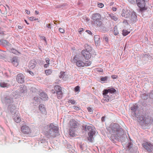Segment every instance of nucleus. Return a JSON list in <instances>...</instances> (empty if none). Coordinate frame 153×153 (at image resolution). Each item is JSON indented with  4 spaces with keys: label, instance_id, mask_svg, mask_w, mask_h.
Masks as SVG:
<instances>
[{
    "label": "nucleus",
    "instance_id": "f257e3e1",
    "mask_svg": "<svg viewBox=\"0 0 153 153\" xmlns=\"http://www.w3.org/2000/svg\"><path fill=\"white\" fill-rule=\"evenodd\" d=\"M109 133L112 137L116 139L118 137H120L124 134V132L122 128H117L115 124H111L110 126Z\"/></svg>",
    "mask_w": 153,
    "mask_h": 153
},
{
    "label": "nucleus",
    "instance_id": "20e7f679",
    "mask_svg": "<svg viewBox=\"0 0 153 153\" xmlns=\"http://www.w3.org/2000/svg\"><path fill=\"white\" fill-rule=\"evenodd\" d=\"M85 50H83L81 53L85 58L87 60L90 59L91 57L92 52V48L88 44L85 45Z\"/></svg>",
    "mask_w": 153,
    "mask_h": 153
},
{
    "label": "nucleus",
    "instance_id": "7ed1b4c3",
    "mask_svg": "<svg viewBox=\"0 0 153 153\" xmlns=\"http://www.w3.org/2000/svg\"><path fill=\"white\" fill-rule=\"evenodd\" d=\"M49 130L45 134V136L48 138L55 137L56 134L58 131V127L53 123H51L49 125Z\"/></svg>",
    "mask_w": 153,
    "mask_h": 153
},
{
    "label": "nucleus",
    "instance_id": "6ab92c4d",
    "mask_svg": "<svg viewBox=\"0 0 153 153\" xmlns=\"http://www.w3.org/2000/svg\"><path fill=\"white\" fill-rule=\"evenodd\" d=\"M39 96L40 98L43 100L45 101L48 99V97L47 95L44 92L41 93Z\"/></svg>",
    "mask_w": 153,
    "mask_h": 153
},
{
    "label": "nucleus",
    "instance_id": "f03ea898",
    "mask_svg": "<svg viewBox=\"0 0 153 153\" xmlns=\"http://www.w3.org/2000/svg\"><path fill=\"white\" fill-rule=\"evenodd\" d=\"M72 62L75 63L76 65L78 67L89 66L91 63V62L90 61L84 62L82 60L81 57L78 55H76L74 56Z\"/></svg>",
    "mask_w": 153,
    "mask_h": 153
},
{
    "label": "nucleus",
    "instance_id": "0e129e2a",
    "mask_svg": "<svg viewBox=\"0 0 153 153\" xmlns=\"http://www.w3.org/2000/svg\"><path fill=\"white\" fill-rule=\"evenodd\" d=\"M56 21H53L54 23L55 24H56Z\"/></svg>",
    "mask_w": 153,
    "mask_h": 153
},
{
    "label": "nucleus",
    "instance_id": "5701e85b",
    "mask_svg": "<svg viewBox=\"0 0 153 153\" xmlns=\"http://www.w3.org/2000/svg\"><path fill=\"white\" fill-rule=\"evenodd\" d=\"M113 33L115 35H117L119 34V31L116 26H115L114 28Z\"/></svg>",
    "mask_w": 153,
    "mask_h": 153
},
{
    "label": "nucleus",
    "instance_id": "58836bf2",
    "mask_svg": "<svg viewBox=\"0 0 153 153\" xmlns=\"http://www.w3.org/2000/svg\"><path fill=\"white\" fill-rule=\"evenodd\" d=\"M73 108L74 110L77 111L79 110L80 109L79 108L76 106H74Z\"/></svg>",
    "mask_w": 153,
    "mask_h": 153
},
{
    "label": "nucleus",
    "instance_id": "1a4fd4ad",
    "mask_svg": "<svg viewBox=\"0 0 153 153\" xmlns=\"http://www.w3.org/2000/svg\"><path fill=\"white\" fill-rule=\"evenodd\" d=\"M131 12L129 10H123L122 15L125 18H128L130 17Z\"/></svg>",
    "mask_w": 153,
    "mask_h": 153
},
{
    "label": "nucleus",
    "instance_id": "f704fd0d",
    "mask_svg": "<svg viewBox=\"0 0 153 153\" xmlns=\"http://www.w3.org/2000/svg\"><path fill=\"white\" fill-rule=\"evenodd\" d=\"M60 75L59 76L60 78L63 77L65 76V72H61L60 73Z\"/></svg>",
    "mask_w": 153,
    "mask_h": 153
},
{
    "label": "nucleus",
    "instance_id": "6e6d98bb",
    "mask_svg": "<svg viewBox=\"0 0 153 153\" xmlns=\"http://www.w3.org/2000/svg\"><path fill=\"white\" fill-rule=\"evenodd\" d=\"M149 96L153 99V92L149 94Z\"/></svg>",
    "mask_w": 153,
    "mask_h": 153
},
{
    "label": "nucleus",
    "instance_id": "f3484780",
    "mask_svg": "<svg viewBox=\"0 0 153 153\" xmlns=\"http://www.w3.org/2000/svg\"><path fill=\"white\" fill-rule=\"evenodd\" d=\"M103 91L105 92V94L106 93H109L111 94H112L115 93L116 91V90L113 88H108V89H104Z\"/></svg>",
    "mask_w": 153,
    "mask_h": 153
},
{
    "label": "nucleus",
    "instance_id": "6e6552de",
    "mask_svg": "<svg viewBox=\"0 0 153 153\" xmlns=\"http://www.w3.org/2000/svg\"><path fill=\"white\" fill-rule=\"evenodd\" d=\"M138 108V107L136 104L134 105L132 107H131V110L132 111V114L133 116H134L137 117V114H136V112Z\"/></svg>",
    "mask_w": 153,
    "mask_h": 153
},
{
    "label": "nucleus",
    "instance_id": "13d9d810",
    "mask_svg": "<svg viewBox=\"0 0 153 153\" xmlns=\"http://www.w3.org/2000/svg\"><path fill=\"white\" fill-rule=\"evenodd\" d=\"M101 120L102 122H104L105 121V117H102Z\"/></svg>",
    "mask_w": 153,
    "mask_h": 153
},
{
    "label": "nucleus",
    "instance_id": "e2e57ef3",
    "mask_svg": "<svg viewBox=\"0 0 153 153\" xmlns=\"http://www.w3.org/2000/svg\"><path fill=\"white\" fill-rule=\"evenodd\" d=\"M102 70H102H102H101V69H100V70H97V71H99V72H102Z\"/></svg>",
    "mask_w": 153,
    "mask_h": 153
},
{
    "label": "nucleus",
    "instance_id": "864d4df0",
    "mask_svg": "<svg viewBox=\"0 0 153 153\" xmlns=\"http://www.w3.org/2000/svg\"><path fill=\"white\" fill-rule=\"evenodd\" d=\"M112 10L113 11H115L117 10V8L115 7H113Z\"/></svg>",
    "mask_w": 153,
    "mask_h": 153
},
{
    "label": "nucleus",
    "instance_id": "bb28decb",
    "mask_svg": "<svg viewBox=\"0 0 153 153\" xmlns=\"http://www.w3.org/2000/svg\"><path fill=\"white\" fill-rule=\"evenodd\" d=\"M138 120L141 121L143 122L144 123V120L145 117H144L143 116H139L137 117Z\"/></svg>",
    "mask_w": 153,
    "mask_h": 153
},
{
    "label": "nucleus",
    "instance_id": "a19ab883",
    "mask_svg": "<svg viewBox=\"0 0 153 153\" xmlns=\"http://www.w3.org/2000/svg\"><path fill=\"white\" fill-rule=\"evenodd\" d=\"M111 78L113 79H115L117 78L118 76L117 75H113L111 76Z\"/></svg>",
    "mask_w": 153,
    "mask_h": 153
},
{
    "label": "nucleus",
    "instance_id": "603ef678",
    "mask_svg": "<svg viewBox=\"0 0 153 153\" xmlns=\"http://www.w3.org/2000/svg\"><path fill=\"white\" fill-rule=\"evenodd\" d=\"M83 30V29L82 28H81L79 29V33H80L81 32H82Z\"/></svg>",
    "mask_w": 153,
    "mask_h": 153
},
{
    "label": "nucleus",
    "instance_id": "c9c22d12",
    "mask_svg": "<svg viewBox=\"0 0 153 153\" xmlns=\"http://www.w3.org/2000/svg\"><path fill=\"white\" fill-rule=\"evenodd\" d=\"M68 102L69 103H70L72 104H74L75 103V101L74 100H69Z\"/></svg>",
    "mask_w": 153,
    "mask_h": 153
},
{
    "label": "nucleus",
    "instance_id": "680f3d73",
    "mask_svg": "<svg viewBox=\"0 0 153 153\" xmlns=\"http://www.w3.org/2000/svg\"><path fill=\"white\" fill-rule=\"evenodd\" d=\"M25 22H26V23L27 24V25H29V23H28V22H27V21L25 19Z\"/></svg>",
    "mask_w": 153,
    "mask_h": 153
},
{
    "label": "nucleus",
    "instance_id": "4be33fe9",
    "mask_svg": "<svg viewBox=\"0 0 153 153\" xmlns=\"http://www.w3.org/2000/svg\"><path fill=\"white\" fill-rule=\"evenodd\" d=\"M56 93L57 95V97L58 99H61L62 96V92L61 91H58L56 92Z\"/></svg>",
    "mask_w": 153,
    "mask_h": 153
},
{
    "label": "nucleus",
    "instance_id": "9d476101",
    "mask_svg": "<svg viewBox=\"0 0 153 153\" xmlns=\"http://www.w3.org/2000/svg\"><path fill=\"white\" fill-rule=\"evenodd\" d=\"M24 75L22 74H20L17 75L16 80L19 83H22L24 82Z\"/></svg>",
    "mask_w": 153,
    "mask_h": 153
},
{
    "label": "nucleus",
    "instance_id": "69168bd1",
    "mask_svg": "<svg viewBox=\"0 0 153 153\" xmlns=\"http://www.w3.org/2000/svg\"><path fill=\"white\" fill-rule=\"evenodd\" d=\"M36 97H34V100H36Z\"/></svg>",
    "mask_w": 153,
    "mask_h": 153
},
{
    "label": "nucleus",
    "instance_id": "3c124183",
    "mask_svg": "<svg viewBox=\"0 0 153 153\" xmlns=\"http://www.w3.org/2000/svg\"><path fill=\"white\" fill-rule=\"evenodd\" d=\"M28 72H29V74H30V75H32V76L33 75H34V73H33V72H32V71H28Z\"/></svg>",
    "mask_w": 153,
    "mask_h": 153
},
{
    "label": "nucleus",
    "instance_id": "8fccbe9b",
    "mask_svg": "<svg viewBox=\"0 0 153 153\" xmlns=\"http://www.w3.org/2000/svg\"><path fill=\"white\" fill-rule=\"evenodd\" d=\"M25 12H26V13L27 14H30V11H29L27 10H25Z\"/></svg>",
    "mask_w": 153,
    "mask_h": 153
},
{
    "label": "nucleus",
    "instance_id": "473e14b6",
    "mask_svg": "<svg viewBox=\"0 0 153 153\" xmlns=\"http://www.w3.org/2000/svg\"><path fill=\"white\" fill-rule=\"evenodd\" d=\"M29 19L31 21H33V20H37L38 19H36L35 18V17H33V16L30 17L29 18Z\"/></svg>",
    "mask_w": 153,
    "mask_h": 153
},
{
    "label": "nucleus",
    "instance_id": "a18cd8bd",
    "mask_svg": "<svg viewBox=\"0 0 153 153\" xmlns=\"http://www.w3.org/2000/svg\"><path fill=\"white\" fill-rule=\"evenodd\" d=\"M46 27L49 28H51V24H47L46 25Z\"/></svg>",
    "mask_w": 153,
    "mask_h": 153
},
{
    "label": "nucleus",
    "instance_id": "423d86ee",
    "mask_svg": "<svg viewBox=\"0 0 153 153\" xmlns=\"http://www.w3.org/2000/svg\"><path fill=\"white\" fill-rule=\"evenodd\" d=\"M21 131L23 134L28 135L29 136H32V131L28 126L26 125L22 126L21 128Z\"/></svg>",
    "mask_w": 153,
    "mask_h": 153
},
{
    "label": "nucleus",
    "instance_id": "a878e982",
    "mask_svg": "<svg viewBox=\"0 0 153 153\" xmlns=\"http://www.w3.org/2000/svg\"><path fill=\"white\" fill-rule=\"evenodd\" d=\"M54 89L55 90L56 92L58 91H60L62 90V88L58 85L55 86L54 87Z\"/></svg>",
    "mask_w": 153,
    "mask_h": 153
},
{
    "label": "nucleus",
    "instance_id": "49530a36",
    "mask_svg": "<svg viewBox=\"0 0 153 153\" xmlns=\"http://www.w3.org/2000/svg\"><path fill=\"white\" fill-rule=\"evenodd\" d=\"M132 17H134V18L135 19L136 18V16L134 14H132L131 15V18H132ZM131 20H132V18H131Z\"/></svg>",
    "mask_w": 153,
    "mask_h": 153
},
{
    "label": "nucleus",
    "instance_id": "39448f33",
    "mask_svg": "<svg viewBox=\"0 0 153 153\" xmlns=\"http://www.w3.org/2000/svg\"><path fill=\"white\" fill-rule=\"evenodd\" d=\"M92 23L98 27H100L102 25L101 15L99 13L92 14L91 17Z\"/></svg>",
    "mask_w": 153,
    "mask_h": 153
},
{
    "label": "nucleus",
    "instance_id": "5fc2aeb1",
    "mask_svg": "<svg viewBox=\"0 0 153 153\" xmlns=\"http://www.w3.org/2000/svg\"><path fill=\"white\" fill-rule=\"evenodd\" d=\"M23 27L22 26H20L19 25L18 26V27L19 29H22L23 28Z\"/></svg>",
    "mask_w": 153,
    "mask_h": 153
},
{
    "label": "nucleus",
    "instance_id": "ddd939ff",
    "mask_svg": "<svg viewBox=\"0 0 153 153\" xmlns=\"http://www.w3.org/2000/svg\"><path fill=\"white\" fill-rule=\"evenodd\" d=\"M36 64L37 62L35 60H31L29 63L28 67L30 69H33L36 67Z\"/></svg>",
    "mask_w": 153,
    "mask_h": 153
},
{
    "label": "nucleus",
    "instance_id": "0eeeda50",
    "mask_svg": "<svg viewBox=\"0 0 153 153\" xmlns=\"http://www.w3.org/2000/svg\"><path fill=\"white\" fill-rule=\"evenodd\" d=\"M143 147L146 149L149 153L152 152L153 149V144L148 142H146L143 144Z\"/></svg>",
    "mask_w": 153,
    "mask_h": 153
},
{
    "label": "nucleus",
    "instance_id": "2eb2a0df",
    "mask_svg": "<svg viewBox=\"0 0 153 153\" xmlns=\"http://www.w3.org/2000/svg\"><path fill=\"white\" fill-rule=\"evenodd\" d=\"M153 121L151 117L147 115H145L144 123L146 124H149L151 123Z\"/></svg>",
    "mask_w": 153,
    "mask_h": 153
},
{
    "label": "nucleus",
    "instance_id": "b1692460",
    "mask_svg": "<svg viewBox=\"0 0 153 153\" xmlns=\"http://www.w3.org/2000/svg\"><path fill=\"white\" fill-rule=\"evenodd\" d=\"M109 16L114 21H116L117 20V17L113 14H110Z\"/></svg>",
    "mask_w": 153,
    "mask_h": 153
},
{
    "label": "nucleus",
    "instance_id": "09e8293b",
    "mask_svg": "<svg viewBox=\"0 0 153 153\" xmlns=\"http://www.w3.org/2000/svg\"><path fill=\"white\" fill-rule=\"evenodd\" d=\"M49 64H45L44 65V67L45 68H47L49 66Z\"/></svg>",
    "mask_w": 153,
    "mask_h": 153
},
{
    "label": "nucleus",
    "instance_id": "4c0bfd02",
    "mask_svg": "<svg viewBox=\"0 0 153 153\" xmlns=\"http://www.w3.org/2000/svg\"><path fill=\"white\" fill-rule=\"evenodd\" d=\"M11 50V52L14 54L16 53L17 52V51H16L15 49L13 48Z\"/></svg>",
    "mask_w": 153,
    "mask_h": 153
},
{
    "label": "nucleus",
    "instance_id": "aec40b11",
    "mask_svg": "<svg viewBox=\"0 0 153 153\" xmlns=\"http://www.w3.org/2000/svg\"><path fill=\"white\" fill-rule=\"evenodd\" d=\"M13 117L14 120L16 123H19L21 121V119L18 115H14L13 116Z\"/></svg>",
    "mask_w": 153,
    "mask_h": 153
},
{
    "label": "nucleus",
    "instance_id": "ea45409f",
    "mask_svg": "<svg viewBox=\"0 0 153 153\" xmlns=\"http://www.w3.org/2000/svg\"><path fill=\"white\" fill-rule=\"evenodd\" d=\"M104 39L107 42H108V37L106 36H105L104 37Z\"/></svg>",
    "mask_w": 153,
    "mask_h": 153
},
{
    "label": "nucleus",
    "instance_id": "c756f323",
    "mask_svg": "<svg viewBox=\"0 0 153 153\" xmlns=\"http://www.w3.org/2000/svg\"><path fill=\"white\" fill-rule=\"evenodd\" d=\"M130 32H128L126 30H123L122 34L124 36H126Z\"/></svg>",
    "mask_w": 153,
    "mask_h": 153
},
{
    "label": "nucleus",
    "instance_id": "393cba45",
    "mask_svg": "<svg viewBox=\"0 0 153 153\" xmlns=\"http://www.w3.org/2000/svg\"><path fill=\"white\" fill-rule=\"evenodd\" d=\"M92 127L91 125H86L85 126V130L86 131H92Z\"/></svg>",
    "mask_w": 153,
    "mask_h": 153
},
{
    "label": "nucleus",
    "instance_id": "e433bc0d",
    "mask_svg": "<svg viewBox=\"0 0 153 153\" xmlns=\"http://www.w3.org/2000/svg\"><path fill=\"white\" fill-rule=\"evenodd\" d=\"M59 30L62 33H65V30L62 28H60Z\"/></svg>",
    "mask_w": 153,
    "mask_h": 153
},
{
    "label": "nucleus",
    "instance_id": "2f4dec72",
    "mask_svg": "<svg viewBox=\"0 0 153 153\" xmlns=\"http://www.w3.org/2000/svg\"><path fill=\"white\" fill-rule=\"evenodd\" d=\"M80 87L79 86L76 87L74 88V91L75 92H79L80 91Z\"/></svg>",
    "mask_w": 153,
    "mask_h": 153
},
{
    "label": "nucleus",
    "instance_id": "7c9ffc66",
    "mask_svg": "<svg viewBox=\"0 0 153 153\" xmlns=\"http://www.w3.org/2000/svg\"><path fill=\"white\" fill-rule=\"evenodd\" d=\"M108 77L107 76L102 77L101 78L100 80L101 81L105 82L108 79Z\"/></svg>",
    "mask_w": 153,
    "mask_h": 153
},
{
    "label": "nucleus",
    "instance_id": "338daca9",
    "mask_svg": "<svg viewBox=\"0 0 153 153\" xmlns=\"http://www.w3.org/2000/svg\"><path fill=\"white\" fill-rule=\"evenodd\" d=\"M7 7H8V6L7 5Z\"/></svg>",
    "mask_w": 153,
    "mask_h": 153
},
{
    "label": "nucleus",
    "instance_id": "4d7b16f0",
    "mask_svg": "<svg viewBox=\"0 0 153 153\" xmlns=\"http://www.w3.org/2000/svg\"><path fill=\"white\" fill-rule=\"evenodd\" d=\"M4 31H2V30H0V34H4Z\"/></svg>",
    "mask_w": 153,
    "mask_h": 153
},
{
    "label": "nucleus",
    "instance_id": "c85d7f7f",
    "mask_svg": "<svg viewBox=\"0 0 153 153\" xmlns=\"http://www.w3.org/2000/svg\"><path fill=\"white\" fill-rule=\"evenodd\" d=\"M74 131V130L72 129V130H71V129H70L69 132V134L72 137L74 136H75V134Z\"/></svg>",
    "mask_w": 153,
    "mask_h": 153
},
{
    "label": "nucleus",
    "instance_id": "bf43d9fd",
    "mask_svg": "<svg viewBox=\"0 0 153 153\" xmlns=\"http://www.w3.org/2000/svg\"><path fill=\"white\" fill-rule=\"evenodd\" d=\"M35 13L37 15L39 13V12L37 10H36L35 12Z\"/></svg>",
    "mask_w": 153,
    "mask_h": 153
},
{
    "label": "nucleus",
    "instance_id": "c03bdc74",
    "mask_svg": "<svg viewBox=\"0 0 153 153\" xmlns=\"http://www.w3.org/2000/svg\"><path fill=\"white\" fill-rule=\"evenodd\" d=\"M87 110L89 112H91L92 111V109L90 107L87 108Z\"/></svg>",
    "mask_w": 153,
    "mask_h": 153
},
{
    "label": "nucleus",
    "instance_id": "72a5a7b5",
    "mask_svg": "<svg viewBox=\"0 0 153 153\" xmlns=\"http://www.w3.org/2000/svg\"><path fill=\"white\" fill-rule=\"evenodd\" d=\"M97 6L98 7L101 8L103 7L104 4L102 3H98Z\"/></svg>",
    "mask_w": 153,
    "mask_h": 153
},
{
    "label": "nucleus",
    "instance_id": "37998d69",
    "mask_svg": "<svg viewBox=\"0 0 153 153\" xmlns=\"http://www.w3.org/2000/svg\"><path fill=\"white\" fill-rule=\"evenodd\" d=\"M131 4H134L135 2V0H128Z\"/></svg>",
    "mask_w": 153,
    "mask_h": 153
},
{
    "label": "nucleus",
    "instance_id": "cd10ccee",
    "mask_svg": "<svg viewBox=\"0 0 153 153\" xmlns=\"http://www.w3.org/2000/svg\"><path fill=\"white\" fill-rule=\"evenodd\" d=\"M45 73L47 75H48L51 74L52 72V71L51 69H48L45 71Z\"/></svg>",
    "mask_w": 153,
    "mask_h": 153
},
{
    "label": "nucleus",
    "instance_id": "052dcab7",
    "mask_svg": "<svg viewBox=\"0 0 153 153\" xmlns=\"http://www.w3.org/2000/svg\"><path fill=\"white\" fill-rule=\"evenodd\" d=\"M42 37V38L44 40H45V41L46 42L45 37V36H43Z\"/></svg>",
    "mask_w": 153,
    "mask_h": 153
},
{
    "label": "nucleus",
    "instance_id": "4468645a",
    "mask_svg": "<svg viewBox=\"0 0 153 153\" xmlns=\"http://www.w3.org/2000/svg\"><path fill=\"white\" fill-rule=\"evenodd\" d=\"M95 134V132L93 131H91L88 133V140L90 142H92L94 140L93 136Z\"/></svg>",
    "mask_w": 153,
    "mask_h": 153
},
{
    "label": "nucleus",
    "instance_id": "a211bd4d",
    "mask_svg": "<svg viewBox=\"0 0 153 153\" xmlns=\"http://www.w3.org/2000/svg\"><path fill=\"white\" fill-rule=\"evenodd\" d=\"M105 92L103 91L102 94L103 95L104 100L106 102H108L109 100L110 97L108 95V93H106L105 94Z\"/></svg>",
    "mask_w": 153,
    "mask_h": 153
},
{
    "label": "nucleus",
    "instance_id": "f8f14e48",
    "mask_svg": "<svg viewBox=\"0 0 153 153\" xmlns=\"http://www.w3.org/2000/svg\"><path fill=\"white\" fill-rule=\"evenodd\" d=\"M39 109L42 114L45 115L47 114V112L46 108L44 105L42 104L39 105Z\"/></svg>",
    "mask_w": 153,
    "mask_h": 153
},
{
    "label": "nucleus",
    "instance_id": "de8ad7c7",
    "mask_svg": "<svg viewBox=\"0 0 153 153\" xmlns=\"http://www.w3.org/2000/svg\"><path fill=\"white\" fill-rule=\"evenodd\" d=\"M86 32H87L89 34H91V32L90 30H86Z\"/></svg>",
    "mask_w": 153,
    "mask_h": 153
},
{
    "label": "nucleus",
    "instance_id": "9b49d317",
    "mask_svg": "<svg viewBox=\"0 0 153 153\" xmlns=\"http://www.w3.org/2000/svg\"><path fill=\"white\" fill-rule=\"evenodd\" d=\"M70 129L71 130L75 129L77 127V122L74 120H71L70 121Z\"/></svg>",
    "mask_w": 153,
    "mask_h": 153
},
{
    "label": "nucleus",
    "instance_id": "412c9836",
    "mask_svg": "<svg viewBox=\"0 0 153 153\" xmlns=\"http://www.w3.org/2000/svg\"><path fill=\"white\" fill-rule=\"evenodd\" d=\"M8 86V84L2 81L0 82V86L2 88H5Z\"/></svg>",
    "mask_w": 153,
    "mask_h": 153
},
{
    "label": "nucleus",
    "instance_id": "79ce46f5",
    "mask_svg": "<svg viewBox=\"0 0 153 153\" xmlns=\"http://www.w3.org/2000/svg\"><path fill=\"white\" fill-rule=\"evenodd\" d=\"M45 61L48 64H50V60L48 58H47L45 59Z\"/></svg>",
    "mask_w": 153,
    "mask_h": 153
},
{
    "label": "nucleus",
    "instance_id": "dca6fc26",
    "mask_svg": "<svg viewBox=\"0 0 153 153\" xmlns=\"http://www.w3.org/2000/svg\"><path fill=\"white\" fill-rule=\"evenodd\" d=\"M11 62L15 67H17L19 65V60L17 57H13L12 59Z\"/></svg>",
    "mask_w": 153,
    "mask_h": 153
}]
</instances>
